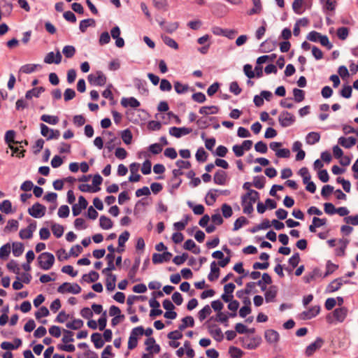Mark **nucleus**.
<instances>
[{"instance_id":"30","label":"nucleus","mask_w":358,"mask_h":358,"mask_svg":"<svg viewBox=\"0 0 358 358\" xmlns=\"http://www.w3.org/2000/svg\"><path fill=\"white\" fill-rule=\"evenodd\" d=\"M95 25V20L92 18L83 20L80 22L79 29L81 32L86 31L87 27Z\"/></svg>"},{"instance_id":"14","label":"nucleus","mask_w":358,"mask_h":358,"mask_svg":"<svg viewBox=\"0 0 358 358\" xmlns=\"http://www.w3.org/2000/svg\"><path fill=\"white\" fill-rule=\"evenodd\" d=\"M62 55L58 50L56 54L53 52H48L44 58V62L46 64H59L62 61Z\"/></svg>"},{"instance_id":"18","label":"nucleus","mask_w":358,"mask_h":358,"mask_svg":"<svg viewBox=\"0 0 358 358\" xmlns=\"http://www.w3.org/2000/svg\"><path fill=\"white\" fill-rule=\"evenodd\" d=\"M220 275V268L215 262H213L210 264V272L208 275V279L210 282L216 280Z\"/></svg>"},{"instance_id":"16","label":"nucleus","mask_w":358,"mask_h":358,"mask_svg":"<svg viewBox=\"0 0 358 358\" xmlns=\"http://www.w3.org/2000/svg\"><path fill=\"white\" fill-rule=\"evenodd\" d=\"M264 337L269 343H276L279 341V334L273 329H268L264 333Z\"/></svg>"},{"instance_id":"26","label":"nucleus","mask_w":358,"mask_h":358,"mask_svg":"<svg viewBox=\"0 0 358 358\" xmlns=\"http://www.w3.org/2000/svg\"><path fill=\"white\" fill-rule=\"evenodd\" d=\"M277 295V289L275 286H271L265 292V300L267 303L274 300Z\"/></svg>"},{"instance_id":"59","label":"nucleus","mask_w":358,"mask_h":358,"mask_svg":"<svg viewBox=\"0 0 358 358\" xmlns=\"http://www.w3.org/2000/svg\"><path fill=\"white\" fill-rule=\"evenodd\" d=\"M78 189L83 192H96L100 190V187H92L88 184H81L79 185Z\"/></svg>"},{"instance_id":"61","label":"nucleus","mask_w":358,"mask_h":358,"mask_svg":"<svg viewBox=\"0 0 358 358\" xmlns=\"http://www.w3.org/2000/svg\"><path fill=\"white\" fill-rule=\"evenodd\" d=\"M52 231L57 238H60L64 234V228L62 225L54 224L52 226Z\"/></svg>"},{"instance_id":"43","label":"nucleus","mask_w":358,"mask_h":358,"mask_svg":"<svg viewBox=\"0 0 358 358\" xmlns=\"http://www.w3.org/2000/svg\"><path fill=\"white\" fill-rule=\"evenodd\" d=\"M121 138L125 144H131L132 141V134L131 131L128 129L122 131L121 134Z\"/></svg>"},{"instance_id":"28","label":"nucleus","mask_w":358,"mask_h":358,"mask_svg":"<svg viewBox=\"0 0 358 358\" xmlns=\"http://www.w3.org/2000/svg\"><path fill=\"white\" fill-rule=\"evenodd\" d=\"M194 325V320L192 316H187L182 320V323L179 325L178 329L183 331L187 327H193Z\"/></svg>"},{"instance_id":"49","label":"nucleus","mask_w":358,"mask_h":358,"mask_svg":"<svg viewBox=\"0 0 358 358\" xmlns=\"http://www.w3.org/2000/svg\"><path fill=\"white\" fill-rule=\"evenodd\" d=\"M195 157L197 161L204 162L207 160L208 153L203 148H200L197 150Z\"/></svg>"},{"instance_id":"1","label":"nucleus","mask_w":358,"mask_h":358,"mask_svg":"<svg viewBox=\"0 0 358 358\" xmlns=\"http://www.w3.org/2000/svg\"><path fill=\"white\" fill-rule=\"evenodd\" d=\"M348 310L345 307L336 308L332 313H329L326 317V320L329 324L336 322H343L348 315Z\"/></svg>"},{"instance_id":"5","label":"nucleus","mask_w":358,"mask_h":358,"mask_svg":"<svg viewBox=\"0 0 358 358\" xmlns=\"http://www.w3.org/2000/svg\"><path fill=\"white\" fill-rule=\"evenodd\" d=\"M278 120L282 127H287L295 122L296 117L287 111H282L278 117Z\"/></svg>"},{"instance_id":"45","label":"nucleus","mask_w":358,"mask_h":358,"mask_svg":"<svg viewBox=\"0 0 358 358\" xmlns=\"http://www.w3.org/2000/svg\"><path fill=\"white\" fill-rule=\"evenodd\" d=\"M229 354L232 358H241L243 355V352L238 348L231 346L229 348Z\"/></svg>"},{"instance_id":"27","label":"nucleus","mask_w":358,"mask_h":358,"mask_svg":"<svg viewBox=\"0 0 358 358\" xmlns=\"http://www.w3.org/2000/svg\"><path fill=\"white\" fill-rule=\"evenodd\" d=\"M91 341L93 342L94 347L97 349L102 348L104 341L102 339L101 334L99 333H94L91 336Z\"/></svg>"},{"instance_id":"29","label":"nucleus","mask_w":358,"mask_h":358,"mask_svg":"<svg viewBox=\"0 0 358 358\" xmlns=\"http://www.w3.org/2000/svg\"><path fill=\"white\" fill-rule=\"evenodd\" d=\"M219 111V108L215 106H203L199 109V113L207 115L210 114H216Z\"/></svg>"},{"instance_id":"36","label":"nucleus","mask_w":358,"mask_h":358,"mask_svg":"<svg viewBox=\"0 0 358 358\" xmlns=\"http://www.w3.org/2000/svg\"><path fill=\"white\" fill-rule=\"evenodd\" d=\"M13 254L15 257H20L24 252V245L22 243L14 242L12 245Z\"/></svg>"},{"instance_id":"47","label":"nucleus","mask_w":358,"mask_h":358,"mask_svg":"<svg viewBox=\"0 0 358 358\" xmlns=\"http://www.w3.org/2000/svg\"><path fill=\"white\" fill-rule=\"evenodd\" d=\"M253 186L257 189H262L265 185V178L264 176H255L253 179Z\"/></svg>"},{"instance_id":"15","label":"nucleus","mask_w":358,"mask_h":358,"mask_svg":"<svg viewBox=\"0 0 358 358\" xmlns=\"http://www.w3.org/2000/svg\"><path fill=\"white\" fill-rule=\"evenodd\" d=\"M208 332L215 341L220 342L223 340L224 336L221 329L217 327L215 325H209Z\"/></svg>"},{"instance_id":"57","label":"nucleus","mask_w":358,"mask_h":358,"mask_svg":"<svg viewBox=\"0 0 358 358\" xmlns=\"http://www.w3.org/2000/svg\"><path fill=\"white\" fill-rule=\"evenodd\" d=\"M188 85H183L181 83L176 81L174 83V89L178 94H182L188 90Z\"/></svg>"},{"instance_id":"19","label":"nucleus","mask_w":358,"mask_h":358,"mask_svg":"<svg viewBox=\"0 0 358 358\" xmlns=\"http://www.w3.org/2000/svg\"><path fill=\"white\" fill-rule=\"evenodd\" d=\"M214 182L217 185H223L226 183L227 173L222 170H218L214 175Z\"/></svg>"},{"instance_id":"23","label":"nucleus","mask_w":358,"mask_h":358,"mask_svg":"<svg viewBox=\"0 0 358 358\" xmlns=\"http://www.w3.org/2000/svg\"><path fill=\"white\" fill-rule=\"evenodd\" d=\"M116 276L113 273L107 274L106 279V287L107 290L112 292L115 288Z\"/></svg>"},{"instance_id":"55","label":"nucleus","mask_w":358,"mask_h":358,"mask_svg":"<svg viewBox=\"0 0 358 358\" xmlns=\"http://www.w3.org/2000/svg\"><path fill=\"white\" fill-rule=\"evenodd\" d=\"M187 204L191 208H192V210L195 215H200L203 214L205 208L203 205L198 204L196 206H193L190 201H188Z\"/></svg>"},{"instance_id":"9","label":"nucleus","mask_w":358,"mask_h":358,"mask_svg":"<svg viewBox=\"0 0 358 358\" xmlns=\"http://www.w3.org/2000/svg\"><path fill=\"white\" fill-rule=\"evenodd\" d=\"M45 207L39 203H36L28 209L29 214L36 218L41 217L45 215Z\"/></svg>"},{"instance_id":"41","label":"nucleus","mask_w":358,"mask_h":358,"mask_svg":"<svg viewBox=\"0 0 358 358\" xmlns=\"http://www.w3.org/2000/svg\"><path fill=\"white\" fill-rule=\"evenodd\" d=\"M339 243L342 245L341 248L336 250V255L344 256L345 254V249L350 243L348 239H340Z\"/></svg>"},{"instance_id":"34","label":"nucleus","mask_w":358,"mask_h":358,"mask_svg":"<svg viewBox=\"0 0 358 358\" xmlns=\"http://www.w3.org/2000/svg\"><path fill=\"white\" fill-rule=\"evenodd\" d=\"M184 249L187 250H192L194 254H199L200 252V249L196 248V245L193 240L188 239L184 243Z\"/></svg>"},{"instance_id":"62","label":"nucleus","mask_w":358,"mask_h":358,"mask_svg":"<svg viewBox=\"0 0 358 358\" xmlns=\"http://www.w3.org/2000/svg\"><path fill=\"white\" fill-rule=\"evenodd\" d=\"M349 34V29L342 27L337 29V36L341 40H345Z\"/></svg>"},{"instance_id":"51","label":"nucleus","mask_w":358,"mask_h":358,"mask_svg":"<svg viewBox=\"0 0 358 358\" xmlns=\"http://www.w3.org/2000/svg\"><path fill=\"white\" fill-rule=\"evenodd\" d=\"M162 38L164 41V43L169 46L170 48H172L175 50L178 49V43L171 38L167 36H162Z\"/></svg>"},{"instance_id":"46","label":"nucleus","mask_w":358,"mask_h":358,"mask_svg":"<svg viewBox=\"0 0 358 358\" xmlns=\"http://www.w3.org/2000/svg\"><path fill=\"white\" fill-rule=\"evenodd\" d=\"M294 100L297 103L301 102L305 98V92L302 90L294 88L293 90Z\"/></svg>"},{"instance_id":"13","label":"nucleus","mask_w":358,"mask_h":358,"mask_svg":"<svg viewBox=\"0 0 358 358\" xmlns=\"http://www.w3.org/2000/svg\"><path fill=\"white\" fill-rule=\"evenodd\" d=\"M171 257L172 254L170 252L165 251L162 254L154 253L152 260L154 264H158L170 261Z\"/></svg>"},{"instance_id":"52","label":"nucleus","mask_w":358,"mask_h":358,"mask_svg":"<svg viewBox=\"0 0 358 358\" xmlns=\"http://www.w3.org/2000/svg\"><path fill=\"white\" fill-rule=\"evenodd\" d=\"M139 265H140V259H136L135 260V263L133 265L132 268L129 271L128 275L130 279L133 280V282L136 281V280H134V278L136 275V273L137 272Z\"/></svg>"},{"instance_id":"32","label":"nucleus","mask_w":358,"mask_h":358,"mask_svg":"<svg viewBox=\"0 0 358 358\" xmlns=\"http://www.w3.org/2000/svg\"><path fill=\"white\" fill-rule=\"evenodd\" d=\"M99 278V275L97 272L92 271L88 274H84L82 277L83 281L87 282H96Z\"/></svg>"},{"instance_id":"42","label":"nucleus","mask_w":358,"mask_h":358,"mask_svg":"<svg viewBox=\"0 0 358 358\" xmlns=\"http://www.w3.org/2000/svg\"><path fill=\"white\" fill-rule=\"evenodd\" d=\"M76 50L73 45H66L63 48L62 53L66 58H71L76 54Z\"/></svg>"},{"instance_id":"6","label":"nucleus","mask_w":358,"mask_h":358,"mask_svg":"<svg viewBox=\"0 0 358 358\" xmlns=\"http://www.w3.org/2000/svg\"><path fill=\"white\" fill-rule=\"evenodd\" d=\"M259 199V194L256 190H250V192L242 195L241 204L253 206L257 200Z\"/></svg>"},{"instance_id":"53","label":"nucleus","mask_w":358,"mask_h":358,"mask_svg":"<svg viewBox=\"0 0 358 358\" xmlns=\"http://www.w3.org/2000/svg\"><path fill=\"white\" fill-rule=\"evenodd\" d=\"M211 312L210 306L208 305L205 306L198 313L199 320L203 321L211 313Z\"/></svg>"},{"instance_id":"48","label":"nucleus","mask_w":358,"mask_h":358,"mask_svg":"<svg viewBox=\"0 0 358 358\" xmlns=\"http://www.w3.org/2000/svg\"><path fill=\"white\" fill-rule=\"evenodd\" d=\"M338 268V266L336 264H333L331 261H328L327 262L326 265V272L324 274L323 277L326 278L328 275L333 273L337 268Z\"/></svg>"},{"instance_id":"38","label":"nucleus","mask_w":358,"mask_h":358,"mask_svg":"<svg viewBox=\"0 0 358 358\" xmlns=\"http://www.w3.org/2000/svg\"><path fill=\"white\" fill-rule=\"evenodd\" d=\"M41 120L43 122H47L50 124H57L59 122V118L57 116L50 115H43L41 117Z\"/></svg>"},{"instance_id":"22","label":"nucleus","mask_w":358,"mask_h":358,"mask_svg":"<svg viewBox=\"0 0 358 358\" xmlns=\"http://www.w3.org/2000/svg\"><path fill=\"white\" fill-rule=\"evenodd\" d=\"M121 104L125 108L128 106L131 108H137L140 106V102L134 97L122 98L121 99Z\"/></svg>"},{"instance_id":"3","label":"nucleus","mask_w":358,"mask_h":358,"mask_svg":"<svg viewBox=\"0 0 358 358\" xmlns=\"http://www.w3.org/2000/svg\"><path fill=\"white\" fill-rule=\"evenodd\" d=\"M87 79L91 85L97 86H103L107 80L106 76L100 71H96V73L90 74Z\"/></svg>"},{"instance_id":"25","label":"nucleus","mask_w":358,"mask_h":358,"mask_svg":"<svg viewBox=\"0 0 358 358\" xmlns=\"http://www.w3.org/2000/svg\"><path fill=\"white\" fill-rule=\"evenodd\" d=\"M99 226L101 229L108 230L113 227V223L109 217L105 215H101L99 218Z\"/></svg>"},{"instance_id":"63","label":"nucleus","mask_w":358,"mask_h":358,"mask_svg":"<svg viewBox=\"0 0 358 358\" xmlns=\"http://www.w3.org/2000/svg\"><path fill=\"white\" fill-rule=\"evenodd\" d=\"M188 222H189V216L187 215V216H185L184 220L177 222L173 224L175 229H176L178 231L183 230L185 228L186 225L188 224Z\"/></svg>"},{"instance_id":"12","label":"nucleus","mask_w":358,"mask_h":358,"mask_svg":"<svg viewBox=\"0 0 358 358\" xmlns=\"http://www.w3.org/2000/svg\"><path fill=\"white\" fill-rule=\"evenodd\" d=\"M192 131L191 128L173 127L169 129V134L176 138H180L182 136L187 135Z\"/></svg>"},{"instance_id":"44","label":"nucleus","mask_w":358,"mask_h":358,"mask_svg":"<svg viewBox=\"0 0 358 358\" xmlns=\"http://www.w3.org/2000/svg\"><path fill=\"white\" fill-rule=\"evenodd\" d=\"M216 189H210L206 197V203L208 206H212L215 202L217 199V195L214 194L213 192H217Z\"/></svg>"},{"instance_id":"60","label":"nucleus","mask_w":358,"mask_h":358,"mask_svg":"<svg viewBox=\"0 0 358 358\" xmlns=\"http://www.w3.org/2000/svg\"><path fill=\"white\" fill-rule=\"evenodd\" d=\"M303 4V0H294L292 3L293 10L296 14H301L303 13L302 6Z\"/></svg>"},{"instance_id":"40","label":"nucleus","mask_w":358,"mask_h":358,"mask_svg":"<svg viewBox=\"0 0 358 358\" xmlns=\"http://www.w3.org/2000/svg\"><path fill=\"white\" fill-rule=\"evenodd\" d=\"M0 210L6 214L12 212V204L9 200H4L0 203Z\"/></svg>"},{"instance_id":"2","label":"nucleus","mask_w":358,"mask_h":358,"mask_svg":"<svg viewBox=\"0 0 358 358\" xmlns=\"http://www.w3.org/2000/svg\"><path fill=\"white\" fill-rule=\"evenodd\" d=\"M38 266L45 271H48L52 268L55 263V257L50 252H43L37 259Z\"/></svg>"},{"instance_id":"50","label":"nucleus","mask_w":358,"mask_h":358,"mask_svg":"<svg viewBox=\"0 0 358 358\" xmlns=\"http://www.w3.org/2000/svg\"><path fill=\"white\" fill-rule=\"evenodd\" d=\"M248 223V220L243 216L238 217L234 223V231L241 229L244 224Z\"/></svg>"},{"instance_id":"64","label":"nucleus","mask_w":358,"mask_h":358,"mask_svg":"<svg viewBox=\"0 0 358 358\" xmlns=\"http://www.w3.org/2000/svg\"><path fill=\"white\" fill-rule=\"evenodd\" d=\"M221 209H222V215L225 218L230 217L233 214L231 207L227 203L222 204Z\"/></svg>"},{"instance_id":"11","label":"nucleus","mask_w":358,"mask_h":358,"mask_svg":"<svg viewBox=\"0 0 358 358\" xmlns=\"http://www.w3.org/2000/svg\"><path fill=\"white\" fill-rule=\"evenodd\" d=\"M88 202L83 196L78 197V203L73 204L72 206V213L73 216L79 215L82 210L87 207Z\"/></svg>"},{"instance_id":"56","label":"nucleus","mask_w":358,"mask_h":358,"mask_svg":"<svg viewBox=\"0 0 358 358\" xmlns=\"http://www.w3.org/2000/svg\"><path fill=\"white\" fill-rule=\"evenodd\" d=\"M8 269L15 274H19L20 268L19 267L17 263L15 260H10L6 265Z\"/></svg>"},{"instance_id":"37","label":"nucleus","mask_w":358,"mask_h":358,"mask_svg":"<svg viewBox=\"0 0 358 358\" xmlns=\"http://www.w3.org/2000/svg\"><path fill=\"white\" fill-rule=\"evenodd\" d=\"M15 136V132L13 130H8L6 131L5 134V141L8 146L12 144H18L20 143L18 141H15L14 140Z\"/></svg>"},{"instance_id":"10","label":"nucleus","mask_w":358,"mask_h":358,"mask_svg":"<svg viewBox=\"0 0 358 358\" xmlns=\"http://www.w3.org/2000/svg\"><path fill=\"white\" fill-rule=\"evenodd\" d=\"M350 283L348 280H344V278H338L331 281L327 287V292H334L338 291L343 284Z\"/></svg>"},{"instance_id":"24","label":"nucleus","mask_w":358,"mask_h":358,"mask_svg":"<svg viewBox=\"0 0 358 358\" xmlns=\"http://www.w3.org/2000/svg\"><path fill=\"white\" fill-rule=\"evenodd\" d=\"M320 140V134L318 132H310L306 137V142L308 145H314Z\"/></svg>"},{"instance_id":"8","label":"nucleus","mask_w":358,"mask_h":358,"mask_svg":"<svg viewBox=\"0 0 358 358\" xmlns=\"http://www.w3.org/2000/svg\"><path fill=\"white\" fill-rule=\"evenodd\" d=\"M243 346L249 350L257 348L261 343L262 338L259 336L250 338L249 337L242 338Z\"/></svg>"},{"instance_id":"4","label":"nucleus","mask_w":358,"mask_h":358,"mask_svg":"<svg viewBox=\"0 0 358 358\" xmlns=\"http://www.w3.org/2000/svg\"><path fill=\"white\" fill-rule=\"evenodd\" d=\"M57 292L62 294L67 292L78 294L81 292V287L77 283L64 282L58 287Z\"/></svg>"},{"instance_id":"31","label":"nucleus","mask_w":358,"mask_h":358,"mask_svg":"<svg viewBox=\"0 0 358 358\" xmlns=\"http://www.w3.org/2000/svg\"><path fill=\"white\" fill-rule=\"evenodd\" d=\"M44 90L45 89L43 87L33 88L26 92L25 97L28 99H31L33 96L38 97Z\"/></svg>"},{"instance_id":"7","label":"nucleus","mask_w":358,"mask_h":358,"mask_svg":"<svg viewBox=\"0 0 358 358\" xmlns=\"http://www.w3.org/2000/svg\"><path fill=\"white\" fill-rule=\"evenodd\" d=\"M324 341L320 338L317 337L315 341L308 345L305 350V354L307 357H311L317 350L322 348Z\"/></svg>"},{"instance_id":"21","label":"nucleus","mask_w":358,"mask_h":358,"mask_svg":"<svg viewBox=\"0 0 358 358\" xmlns=\"http://www.w3.org/2000/svg\"><path fill=\"white\" fill-rule=\"evenodd\" d=\"M134 83L141 94H148V90L146 87V82L145 80L139 78H135L134 80Z\"/></svg>"},{"instance_id":"35","label":"nucleus","mask_w":358,"mask_h":358,"mask_svg":"<svg viewBox=\"0 0 358 358\" xmlns=\"http://www.w3.org/2000/svg\"><path fill=\"white\" fill-rule=\"evenodd\" d=\"M254 7L248 11V14L249 15H252L255 14H258L262 11V6L261 0H252Z\"/></svg>"},{"instance_id":"54","label":"nucleus","mask_w":358,"mask_h":358,"mask_svg":"<svg viewBox=\"0 0 358 358\" xmlns=\"http://www.w3.org/2000/svg\"><path fill=\"white\" fill-rule=\"evenodd\" d=\"M38 64H27L20 67V71L24 73H31L35 71Z\"/></svg>"},{"instance_id":"20","label":"nucleus","mask_w":358,"mask_h":358,"mask_svg":"<svg viewBox=\"0 0 358 358\" xmlns=\"http://www.w3.org/2000/svg\"><path fill=\"white\" fill-rule=\"evenodd\" d=\"M356 138L352 136L348 138L342 136L338 138V143L345 148H350L356 144Z\"/></svg>"},{"instance_id":"58","label":"nucleus","mask_w":358,"mask_h":358,"mask_svg":"<svg viewBox=\"0 0 358 358\" xmlns=\"http://www.w3.org/2000/svg\"><path fill=\"white\" fill-rule=\"evenodd\" d=\"M130 234L127 231H124L122 233L118 238V246L120 248L124 247L125 243L128 241Z\"/></svg>"},{"instance_id":"39","label":"nucleus","mask_w":358,"mask_h":358,"mask_svg":"<svg viewBox=\"0 0 358 358\" xmlns=\"http://www.w3.org/2000/svg\"><path fill=\"white\" fill-rule=\"evenodd\" d=\"M83 326V321L80 319H75L72 322H68L66 327L70 329H79Z\"/></svg>"},{"instance_id":"17","label":"nucleus","mask_w":358,"mask_h":358,"mask_svg":"<svg viewBox=\"0 0 358 358\" xmlns=\"http://www.w3.org/2000/svg\"><path fill=\"white\" fill-rule=\"evenodd\" d=\"M320 307L319 306H315L311 307L309 310L303 311L301 313L302 318L303 320H310L320 313Z\"/></svg>"},{"instance_id":"33","label":"nucleus","mask_w":358,"mask_h":358,"mask_svg":"<svg viewBox=\"0 0 358 358\" xmlns=\"http://www.w3.org/2000/svg\"><path fill=\"white\" fill-rule=\"evenodd\" d=\"M10 250L11 246L9 243L2 245L0 248V259L2 260L7 259L10 253Z\"/></svg>"}]
</instances>
